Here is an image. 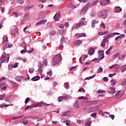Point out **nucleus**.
<instances>
[{
    "mask_svg": "<svg viewBox=\"0 0 126 126\" xmlns=\"http://www.w3.org/2000/svg\"><path fill=\"white\" fill-rule=\"evenodd\" d=\"M61 60H62V55L61 54L57 55L54 57V59L52 62V64L54 66L58 65L60 63Z\"/></svg>",
    "mask_w": 126,
    "mask_h": 126,
    "instance_id": "nucleus-1",
    "label": "nucleus"
},
{
    "mask_svg": "<svg viewBox=\"0 0 126 126\" xmlns=\"http://www.w3.org/2000/svg\"><path fill=\"white\" fill-rule=\"evenodd\" d=\"M98 54H99L98 55V59L95 58L92 60V62L95 61V63H99L101 60H103V59L105 58V56H104V50L98 51Z\"/></svg>",
    "mask_w": 126,
    "mask_h": 126,
    "instance_id": "nucleus-2",
    "label": "nucleus"
},
{
    "mask_svg": "<svg viewBox=\"0 0 126 126\" xmlns=\"http://www.w3.org/2000/svg\"><path fill=\"white\" fill-rule=\"evenodd\" d=\"M107 15V10L100 11L97 13V16L102 17V18H106Z\"/></svg>",
    "mask_w": 126,
    "mask_h": 126,
    "instance_id": "nucleus-3",
    "label": "nucleus"
},
{
    "mask_svg": "<svg viewBox=\"0 0 126 126\" xmlns=\"http://www.w3.org/2000/svg\"><path fill=\"white\" fill-rule=\"evenodd\" d=\"M86 106H91V105H97L99 103V100L85 101Z\"/></svg>",
    "mask_w": 126,
    "mask_h": 126,
    "instance_id": "nucleus-4",
    "label": "nucleus"
},
{
    "mask_svg": "<svg viewBox=\"0 0 126 126\" xmlns=\"http://www.w3.org/2000/svg\"><path fill=\"white\" fill-rule=\"evenodd\" d=\"M7 56H8V58L7 60L6 54L4 53V54H2V56L0 58V60L1 61L2 63H4V62H6V63H8V61H9V57H8V55H7Z\"/></svg>",
    "mask_w": 126,
    "mask_h": 126,
    "instance_id": "nucleus-5",
    "label": "nucleus"
},
{
    "mask_svg": "<svg viewBox=\"0 0 126 126\" xmlns=\"http://www.w3.org/2000/svg\"><path fill=\"white\" fill-rule=\"evenodd\" d=\"M63 99H64V100H67V99H71V96L67 94H66L63 96H59L58 97L59 102H62Z\"/></svg>",
    "mask_w": 126,
    "mask_h": 126,
    "instance_id": "nucleus-6",
    "label": "nucleus"
},
{
    "mask_svg": "<svg viewBox=\"0 0 126 126\" xmlns=\"http://www.w3.org/2000/svg\"><path fill=\"white\" fill-rule=\"evenodd\" d=\"M60 17H61V12L58 11L56 12L53 18L55 20V22H57L60 21Z\"/></svg>",
    "mask_w": 126,
    "mask_h": 126,
    "instance_id": "nucleus-7",
    "label": "nucleus"
},
{
    "mask_svg": "<svg viewBox=\"0 0 126 126\" xmlns=\"http://www.w3.org/2000/svg\"><path fill=\"white\" fill-rule=\"evenodd\" d=\"M89 7V4L88 3L87 4L83 9L80 11V14L81 15H83V14H85L86 13V12L87 11V10L88 9V8Z\"/></svg>",
    "mask_w": 126,
    "mask_h": 126,
    "instance_id": "nucleus-8",
    "label": "nucleus"
},
{
    "mask_svg": "<svg viewBox=\"0 0 126 126\" xmlns=\"http://www.w3.org/2000/svg\"><path fill=\"white\" fill-rule=\"evenodd\" d=\"M99 110V107H92L88 109V112L89 113H93V112H96V111H98Z\"/></svg>",
    "mask_w": 126,
    "mask_h": 126,
    "instance_id": "nucleus-9",
    "label": "nucleus"
},
{
    "mask_svg": "<svg viewBox=\"0 0 126 126\" xmlns=\"http://www.w3.org/2000/svg\"><path fill=\"white\" fill-rule=\"evenodd\" d=\"M95 53V50L92 47H90L88 50V54L90 56H92V55H94Z\"/></svg>",
    "mask_w": 126,
    "mask_h": 126,
    "instance_id": "nucleus-10",
    "label": "nucleus"
},
{
    "mask_svg": "<svg viewBox=\"0 0 126 126\" xmlns=\"http://www.w3.org/2000/svg\"><path fill=\"white\" fill-rule=\"evenodd\" d=\"M122 95L121 94V91H118L115 94V98L116 99H120L122 97Z\"/></svg>",
    "mask_w": 126,
    "mask_h": 126,
    "instance_id": "nucleus-11",
    "label": "nucleus"
},
{
    "mask_svg": "<svg viewBox=\"0 0 126 126\" xmlns=\"http://www.w3.org/2000/svg\"><path fill=\"white\" fill-rule=\"evenodd\" d=\"M75 36L76 38H80V37H86V34L85 33H76Z\"/></svg>",
    "mask_w": 126,
    "mask_h": 126,
    "instance_id": "nucleus-12",
    "label": "nucleus"
},
{
    "mask_svg": "<svg viewBox=\"0 0 126 126\" xmlns=\"http://www.w3.org/2000/svg\"><path fill=\"white\" fill-rule=\"evenodd\" d=\"M47 22V20H43L42 21H40L38 23H37L35 25L36 26H39V25H43V24H45Z\"/></svg>",
    "mask_w": 126,
    "mask_h": 126,
    "instance_id": "nucleus-13",
    "label": "nucleus"
},
{
    "mask_svg": "<svg viewBox=\"0 0 126 126\" xmlns=\"http://www.w3.org/2000/svg\"><path fill=\"white\" fill-rule=\"evenodd\" d=\"M110 2V0H103L100 1L101 5H106V4H108Z\"/></svg>",
    "mask_w": 126,
    "mask_h": 126,
    "instance_id": "nucleus-14",
    "label": "nucleus"
},
{
    "mask_svg": "<svg viewBox=\"0 0 126 126\" xmlns=\"http://www.w3.org/2000/svg\"><path fill=\"white\" fill-rule=\"evenodd\" d=\"M109 68L110 69H113V68L117 69V68H121V66H118V64H114V65H112V66H110Z\"/></svg>",
    "mask_w": 126,
    "mask_h": 126,
    "instance_id": "nucleus-15",
    "label": "nucleus"
},
{
    "mask_svg": "<svg viewBox=\"0 0 126 126\" xmlns=\"http://www.w3.org/2000/svg\"><path fill=\"white\" fill-rule=\"evenodd\" d=\"M79 104H78V101L76 100L73 104V108L74 109H79Z\"/></svg>",
    "mask_w": 126,
    "mask_h": 126,
    "instance_id": "nucleus-16",
    "label": "nucleus"
},
{
    "mask_svg": "<svg viewBox=\"0 0 126 126\" xmlns=\"http://www.w3.org/2000/svg\"><path fill=\"white\" fill-rule=\"evenodd\" d=\"M99 23V21L97 20H94L93 21H92V26L94 28H95V24H97Z\"/></svg>",
    "mask_w": 126,
    "mask_h": 126,
    "instance_id": "nucleus-17",
    "label": "nucleus"
},
{
    "mask_svg": "<svg viewBox=\"0 0 126 126\" xmlns=\"http://www.w3.org/2000/svg\"><path fill=\"white\" fill-rule=\"evenodd\" d=\"M67 6L70 8H76V6H75V5H73L72 2H70L68 3Z\"/></svg>",
    "mask_w": 126,
    "mask_h": 126,
    "instance_id": "nucleus-18",
    "label": "nucleus"
},
{
    "mask_svg": "<svg viewBox=\"0 0 126 126\" xmlns=\"http://www.w3.org/2000/svg\"><path fill=\"white\" fill-rule=\"evenodd\" d=\"M114 11L117 13L121 12V11H122V9L121 8V7L117 6L115 7Z\"/></svg>",
    "mask_w": 126,
    "mask_h": 126,
    "instance_id": "nucleus-19",
    "label": "nucleus"
},
{
    "mask_svg": "<svg viewBox=\"0 0 126 126\" xmlns=\"http://www.w3.org/2000/svg\"><path fill=\"white\" fill-rule=\"evenodd\" d=\"M107 41H108V39L106 37H105L102 40V42L101 43V46H102V47H105V46L106 45V42H107Z\"/></svg>",
    "mask_w": 126,
    "mask_h": 126,
    "instance_id": "nucleus-20",
    "label": "nucleus"
},
{
    "mask_svg": "<svg viewBox=\"0 0 126 126\" xmlns=\"http://www.w3.org/2000/svg\"><path fill=\"white\" fill-rule=\"evenodd\" d=\"M121 68V71H122V72H125V71H126V64L121 67L120 66V68Z\"/></svg>",
    "mask_w": 126,
    "mask_h": 126,
    "instance_id": "nucleus-21",
    "label": "nucleus"
},
{
    "mask_svg": "<svg viewBox=\"0 0 126 126\" xmlns=\"http://www.w3.org/2000/svg\"><path fill=\"white\" fill-rule=\"evenodd\" d=\"M16 80L17 81H21V80H23V76H18L16 77Z\"/></svg>",
    "mask_w": 126,
    "mask_h": 126,
    "instance_id": "nucleus-22",
    "label": "nucleus"
},
{
    "mask_svg": "<svg viewBox=\"0 0 126 126\" xmlns=\"http://www.w3.org/2000/svg\"><path fill=\"white\" fill-rule=\"evenodd\" d=\"M17 60H18V61H23V62H26V61L27 60V58L19 57L17 58Z\"/></svg>",
    "mask_w": 126,
    "mask_h": 126,
    "instance_id": "nucleus-23",
    "label": "nucleus"
},
{
    "mask_svg": "<svg viewBox=\"0 0 126 126\" xmlns=\"http://www.w3.org/2000/svg\"><path fill=\"white\" fill-rule=\"evenodd\" d=\"M115 36L114 33H111L109 34H108L107 36L105 37V38L108 40L109 38H112V37H114Z\"/></svg>",
    "mask_w": 126,
    "mask_h": 126,
    "instance_id": "nucleus-24",
    "label": "nucleus"
},
{
    "mask_svg": "<svg viewBox=\"0 0 126 126\" xmlns=\"http://www.w3.org/2000/svg\"><path fill=\"white\" fill-rule=\"evenodd\" d=\"M39 79L40 76H36L32 78V80H33V81H37V80H39Z\"/></svg>",
    "mask_w": 126,
    "mask_h": 126,
    "instance_id": "nucleus-25",
    "label": "nucleus"
},
{
    "mask_svg": "<svg viewBox=\"0 0 126 126\" xmlns=\"http://www.w3.org/2000/svg\"><path fill=\"white\" fill-rule=\"evenodd\" d=\"M120 55H121V53L120 52H118L117 53H116V54H115L114 55H113L112 56V59L113 60L117 59V58H118V57H119V56H120Z\"/></svg>",
    "mask_w": 126,
    "mask_h": 126,
    "instance_id": "nucleus-26",
    "label": "nucleus"
},
{
    "mask_svg": "<svg viewBox=\"0 0 126 126\" xmlns=\"http://www.w3.org/2000/svg\"><path fill=\"white\" fill-rule=\"evenodd\" d=\"M117 83V81L115 79H112L111 81V84L112 86H115L116 85V84Z\"/></svg>",
    "mask_w": 126,
    "mask_h": 126,
    "instance_id": "nucleus-27",
    "label": "nucleus"
},
{
    "mask_svg": "<svg viewBox=\"0 0 126 126\" xmlns=\"http://www.w3.org/2000/svg\"><path fill=\"white\" fill-rule=\"evenodd\" d=\"M21 47H24V49H27V47H26V43L25 42H22L21 44Z\"/></svg>",
    "mask_w": 126,
    "mask_h": 126,
    "instance_id": "nucleus-28",
    "label": "nucleus"
},
{
    "mask_svg": "<svg viewBox=\"0 0 126 126\" xmlns=\"http://www.w3.org/2000/svg\"><path fill=\"white\" fill-rule=\"evenodd\" d=\"M117 91H111L108 92L109 94L111 95V96H113V95H115L116 94Z\"/></svg>",
    "mask_w": 126,
    "mask_h": 126,
    "instance_id": "nucleus-29",
    "label": "nucleus"
},
{
    "mask_svg": "<svg viewBox=\"0 0 126 126\" xmlns=\"http://www.w3.org/2000/svg\"><path fill=\"white\" fill-rule=\"evenodd\" d=\"M81 43H82V40H78L75 42V45H77L78 46H80V44H81Z\"/></svg>",
    "mask_w": 126,
    "mask_h": 126,
    "instance_id": "nucleus-30",
    "label": "nucleus"
},
{
    "mask_svg": "<svg viewBox=\"0 0 126 126\" xmlns=\"http://www.w3.org/2000/svg\"><path fill=\"white\" fill-rule=\"evenodd\" d=\"M4 107H9V105L8 104H6L5 103H2L0 105V108H4Z\"/></svg>",
    "mask_w": 126,
    "mask_h": 126,
    "instance_id": "nucleus-31",
    "label": "nucleus"
},
{
    "mask_svg": "<svg viewBox=\"0 0 126 126\" xmlns=\"http://www.w3.org/2000/svg\"><path fill=\"white\" fill-rule=\"evenodd\" d=\"M26 30H27V27H26L24 29V32H25V33H27V34H29L32 32L30 31H26Z\"/></svg>",
    "mask_w": 126,
    "mask_h": 126,
    "instance_id": "nucleus-32",
    "label": "nucleus"
},
{
    "mask_svg": "<svg viewBox=\"0 0 126 126\" xmlns=\"http://www.w3.org/2000/svg\"><path fill=\"white\" fill-rule=\"evenodd\" d=\"M65 43V38L63 36L61 39V44H64Z\"/></svg>",
    "mask_w": 126,
    "mask_h": 126,
    "instance_id": "nucleus-33",
    "label": "nucleus"
},
{
    "mask_svg": "<svg viewBox=\"0 0 126 126\" xmlns=\"http://www.w3.org/2000/svg\"><path fill=\"white\" fill-rule=\"evenodd\" d=\"M103 71V68L102 67L99 66L98 69L97 70V73H101Z\"/></svg>",
    "mask_w": 126,
    "mask_h": 126,
    "instance_id": "nucleus-34",
    "label": "nucleus"
},
{
    "mask_svg": "<svg viewBox=\"0 0 126 126\" xmlns=\"http://www.w3.org/2000/svg\"><path fill=\"white\" fill-rule=\"evenodd\" d=\"M107 33H108V31H106V32H98V35L99 36H101L102 35H105V34H107Z\"/></svg>",
    "mask_w": 126,
    "mask_h": 126,
    "instance_id": "nucleus-35",
    "label": "nucleus"
},
{
    "mask_svg": "<svg viewBox=\"0 0 126 126\" xmlns=\"http://www.w3.org/2000/svg\"><path fill=\"white\" fill-rule=\"evenodd\" d=\"M32 8V6H28L24 8V10L25 11H27L29 9Z\"/></svg>",
    "mask_w": 126,
    "mask_h": 126,
    "instance_id": "nucleus-36",
    "label": "nucleus"
},
{
    "mask_svg": "<svg viewBox=\"0 0 126 126\" xmlns=\"http://www.w3.org/2000/svg\"><path fill=\"white\" fill-rule=\"evenodd\" d=\"M78 99H82L83 100H87L88 99L86 96H79Z\"/></svg>",
    "mask_w": 126,
    "mask_h": 126,
    "instance_id": "nucleus-37",
    "label": "nucleus"
},
{
    "mask_svg": "<svg viewBox=\"0 0 126 126\" xmlns=\"http://www.w3.org/2000/svg\"><path fill=\"white\" fill-rule=\"evenodd\" d=\"M68 86H69V84H68V83L65 82L64 83V88H65L66 89V88H67V87H68Z\"/></svg>",
    "mask_w": 126,
    "mask_h": 126,
    "instance_id": "nucleus-38",
    "label": "nucleus"
},
{
    "mask_svg": "<svg viewBox=\"0 0 126 126\" xmlns=\"http://www.w3.org/2000/svg\"><path fill=\"white\" fill-rule=\"evenodd\" d=\"M91 117H92L93 118H96V116H97V113L96 112H94V113H92L91 115Z\"/></svg>",
    "mask_w": 126,
    "mask_h": 126,
    "instance_id": "nucleus-39",
    "label": "nucleus"
},
{
    "mask_svg": "<svg viewBox=\"0 0 126 126\" xmlns=\"http://www.w3.org/2000/svg\"><path fill=\"white\" fill-rule=\"evenodd\" d=\"M17 2L18 3H19V4H22V3H24V0H18L17 1Z\"/></svg>",
    "mask_w": 126,
    "mask_h": 126,
    "instance_id": "nucleus-40",
    "label": "nucleus"
},
{
    "mask_svg": "<svg viewBox=\"0 0 126 126\" xmlns=\"http://www.w3.org/2000/svg\"><path fill=\"white\" fill-rule=\"evenodd\" d=\"M12 44H9V45H6L5 46V47L3 48V50H5V48H11V47H12Z\"/></svg>",
    "mask_w": 126,
    "mask_h": 126,
    "instance_id": "nucleus-41",
    "label": "nucleus"
},
{
    "mask_svg": "<svg viewBox=\"0 0 126 126\" xmlns=\"http://www.w3.org/2000/svg\"><path fill=\"white\" fill-rule=\"evenodd\" d=\"M43 63L44 65L46 66L47 64H48V60H47V59H44L43 61Z\"/></svg>",
    "mask_w": 126,
    "mask_h": 126,
    "instance_id": "nucleus-42",
    "label": "nucleus"
},
{
    "mask_svg": "<svg viewBox=\"0 0 126 126\" xmlns=\"http://www.w3.org/2000/svg\"><path fill=\"white\" fill-rule=\"evenodd\" d=\"M34 71V68H31L29 70V72H30V73H33Z\"/></svg>",
    "mask_w": 126,
    "mask_h": 126,
    "instance_id": "nucleus-43",
    "label": "nucleus"
},
{
    "mask_svg": "<svg viewBox=\"0 0 126 126\" xmlns=\"http://www.w3.org/2000/svg\"><path fill=\"white\" fill-rule=\"evenodd\" d=\"M47 74L49 75V76H52L53 73H52V70H50L49 71L47 72Z\"/></svg>",
    "mask_w": 126,
    "mask_h": 126,
    "instance_id": "nucleus-44",
    "label": "nucleus"
},
{
    "mask_svg": "<svg viewBox=\"0 0 126 126\" xmlns=\"http://www.w3.org/2000/svg\"><path fill=\"white\" fill-rule=\"evenodd\" d=\"M11 85H12L13 86H18V85H17V84L13 81H11Z\"/></svg>",
    "mask_w": 126,
    "mask_h": 126,
    "instance_id": "nucleus-45",
    "label": "nucleus"
},
{
    "mask_svg": "<svg viewBox=\"0 0 126 126\" xmlns=\"http://www.w3.org/2000/svg\"><path fill=\"white\" fill-rule=\"evenodd\" d=\"M105 93L104 90H99L96 92V93L100 94Z\"/></svg>",
    "mask_w": 126,
    "mask_h": 126,
    "instance_id": "nucleus-46",
    "label": "nucleus"
},
{
    "mask_svg": "<svg viewBox=\"0 0 126 126\" xmlns=\"http://www.w3.org/2000/svg\"><path fill=\"white\" fill-rule=\"evenodd\" d=\"M28 13H26L24 16V19H25V20H26L28 18Z\"/></svg>",
    "mask_w": 126,
    "mask_h": 126,
    "instance_id": "nucleus-47",
    "label": "nucleus"
},
{
    "mask_svg": "<svg viewBox=\"0 0 126 126\" xmlns=\"http://www.w3.org/2000/svg\"><path fill=\"white\" fill-rule=\"evenodd\" d=\"M26 52H27V48L22 50L21 51V54H24L25 53H26Z\"/></svg>",
    "mask_w": 126,
    "mask_h": 126,
    "instance_id": "nucleus-48",
    "label": "nucleus"
},
{
    "mask_svg": "<svg viewBox=\"0 0 126 126\" xmlns=\"http://www.w3.org/2000/svg\"><path fill=\"white\" fill-rule=\"evenodd\" d=\"M2 42L3 43V44H7V37L5 39H4V38H3Z\"/></svg>",
    "mask_w": 126,
    "mask_h": 126,
    "instance_id": "nucleus-49",
    "label": "nucleus"
},
{
    "mask_svg": "<svg viewBox=\"0 0 126 126\" xmlns=\"http://www.w3.org/2000/svg\"><path fill=\"white\" fill-rule=\"evenodd\" d=\"M44 67V64L42 63L38 64V68H43Z\"/></svg>",
    "mask_w": 126,
    "mask_h": 126,
    "instance_id": "nucleus-50",
    "label": "nucleus"
},
{
    "mask_svg": "<svg viewBox=\"0 0 126 126\" xmlns=\"http://www.w3.org/2000/svg\"><path fill=\"white\" fill-rule=\"evenodd\" d=\"M29 101H30V98L27 97V98L25 99V103L26 104H27V103H28V102H29Z\"/></svg>",
    "mask_w": 126,
    "mask_h": 126,
    "instance_id": "nucleus-51",
    "label": "nucleus"
},
{
    "mask_svg": "<svg viewBox=\"0 0 126 126\" xmlns=\"http://www.w3.org/2000/svg\"><path fill=\"white\" fill-rule=\"evenodd\" d=\"M33 51H34V48H32L31 50H28L27 52V53H29V54H31L33 53Z\"/></svg>",
    "mask_w": 126,
    "mask_h": 126,
    "instance_id": "nucleus-52",
    "label": "nucleus"
},
{
    "mask_svg": "<svg viewBox=\"0 0 126 126\" xmlns=\"http://www.w3.org/2000/svg\"><path fill=\"white\" fill-rule=\"evenodd\" d=\"M64 116H69V114H68V112H66L63 114L62 117H64Z\"/></svg>",
    "mask_w": 126,
    "mask_h": 126,
    "instance_id": "nucleus-53",
    "label": "nucleus"
},
{
    "mask_svg": "<svg viewBox=\"0 0 126 126\" xmlns=\"http://www.w3.org/2000/svg\"><path fill=\"white\" fill-rule=\"evenodd\" d=\"M100 27H101V28L105 29V24H104V23H101V24L100 25Z\"/></svg>",
    "mask_w": 126,
    "mask_h": 126,
    "instance_id": "nucleus-54",
    "label": "nucleus"
},
{
    "mask_svg": "<svg viewBox=\"0 0 126 126\" xmlns=\"http://www.w3.org/2000/svg\"><path fill=\"white\" fill-rule=\"evenodd\" d=\"M83 92V93H85V90H84V89L82 88V89H80L78 90V92Z\"/></svg>",
    "mask_w": 126,
    "mask_h": 126,
    "instance_id": "nucleus-55",
    "label": "nucleus"
},
{
    "mask_svg": "<svg viewBox=\"0 0 126 126\" xmlns=\"http://www.w3.org/2000/svg\"><path fill=\"white\" fill-rule=\"evenodd\" d=\"M5 96V95H4V94L0 95V100H3V98H4Z\"/></svg>",
    "mask_w": 126,
    "mask_h": 126,
    "instance_id": "nucleus-56",
    "label": "nucleus"
},
{
    "mask_svg": "<svg viewBox=\"0 0 126 126\" xmlns=\"http://www.w3.org/2000/svg\"><path fill=\"white\" fill-rule=\"evenodd\" d=\"M79 1H80V2H83L84 3H85V2H87V1H88V0H79Z\"/></svg>",
    "mask_w": 126,
    "mask_h": 126,
    "instance_id": "nucleus-57",
    "label": "nucleus"
},
{
    "mask_svg": "<svg viewBox=\"0 0 126 126\" xmlns=\"http://www.w3.org/2000/svg\"><path fill=\"white\" fill-rule=\"evenodd\" d=\"M110 90L111 91H115L116 90V87L112 86L110 87Z\"/></svg>",
    "mask_w": 126,
    "mask_h": 126,
    "instance_id": "nucleus-58",
    "label": "nucleus"
},
{
    "mask_svg": "<svg viewBox=\"0 0 126 126\" xmlns=\"http://www.w3.org/2000/svg\"><path fill=\"white\" fill-rule=\"evenodd\" d=\"M13 14H15V15H16L15 17H18V16H19V15L16 12H13Z\"/></svg>",
    "mask_w": 126,
    "mask_h": 126,
    "instance_id": "nucleus-59",
    "label": "nucleus"
},
{
    "mask_svg": "<svg viewBox=\"0 0 126 126\" xmlns=\"http://www.w3.org/2000/svg\"><path fill=\"white\" fill-rule=\"evenodd\" d=\"M78 26H77V24L75 26H73L72 28V29H78Z\"/></svg>",
    "mask_w": 126,
    "mask_h": 126,
    "instance_id": "nucleus-60",
    "label": "nucleus"
},
{
    "mask_svg": "<svg viewBox=\"0 0 126 126\" xmlns=\"http://www.w3.org/2000/svg\"><path fill=\"white\" fill-rule=\"evenodd\" d=\"M18 63H16L15 64L13 65V67H14V68H15L16 67H17V66H18Z\"/></svg>",
    "mask_w": 126,
    "mask_h": 126,
    "instance_id": "nucleus-61",
    "label": "nucleus"
},
{
    "mask_svg": "<svg viewBox=\"0 0 126 126\" xmlns=\"http://www.w3.org/2000/svg\"><path fill=\"white\" fill-rule=\"evenodd\" d=\"M64 28V25H63V24H61L59 25V28H60L61 29H63V28Z\"/></svg>",
    "mask_w": 126,
    "mask_h": 126,
    "instance_id": "nucleus-62",
    "label": "nucleus"
},
{
    "mask_svg": "<svg viewBox=\"0 0 126 126\" xmlns=\"http://www.w3.org/2000/svg\"><path fill=\"white\" fill-rule=\"evenodd\" d=\"M103 80L105 81V82H107V81L109 80V79L107 77H105L103 78Z\"/></svg>",
    "mask_w": 126,
    "mask_h": 126,
    "instance_id": "nucleus-63",
    "label": "nucleus"
},
{
    "mask_svg": "<svg viewBox=\"0 0 126 126\" xmlns=\"http://www.w3.org/2000/svg\"><path fill=\"white\" fill-rule=\"evenodd\" d=\"M22 123L23 125H26L27 124H28V121H24L22 122Z\"/></svg>",
    "mask_w": 126,
    "mask_h": 126,
    "instance_id": "nucleus-64",
    "label": "nucleus"
}]
</instances>
